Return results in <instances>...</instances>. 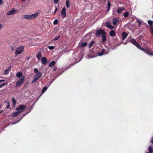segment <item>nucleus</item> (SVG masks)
Listing matches in <instances>:
<instances>
[{
	"label": "nucleus",
	"mask_w": 153,
	"mask_h": 153,
	"mask_svg": "<svg viewBox=\"0 0 153 153\" xmlns=\"http://www.w3.org/2000/svg\"><path fill=\"white\" fill-rule=\"evenodd\" d=\"M38 15L37 13L30 15H24L23 16V18L24 19H32L36 17Z\"/></svg>",
	"instance_id": "f257e3e1"
},
{
	"label": "nucleus",
	"mask_w": 153,
	"mask_h": 153,
	"mask_svg": "<svg viewBox=\"0 0 153 153\" xmlns=\"http://www.w3.org/2000/svg\"><path fill=\"white\" fill-rule=\"evenodd\" d=\"M42 73L41 72H38L34 76L33 80L32 82V83H34L39 79L42 76Z\"/></svg>",
	"instance_id": "f03ea898"
},
{
	"label": "nucleus",
	"mask_w": 153,
	"mask_h": 153,
	"mask_svg": "<svg viewBox=\"0 0 153 153\" xmlns=\"http://www.w3.org/2000/svg\"><path fill=\"white\" fill-rule=\"evenodd\" d=\"M25 77V76H23L21 78L19 79V80L17 81L16 82V87H19L24 82Z\"/></svg>",
	"instance_id": "7ed1b4c3"
},
{
	"label": "nucleus",
	"mask_w": 153,
	"mask_h": 153,
	"mask_svg": "<svg viewBox=\"0 0 153 153\" xmlns=\"http://www.w3.org/2000/svg\"><path fill=\"white\" fill-rule=\"evenodd\" d=\"M137 47L139 49L144 51L148 55H153V53L149 51L148 50H145L144 48H142L139 45V44L137 45Z\"/></svg>",
	"instance_id": "20e7f679"
},
{
	"label": "nucleus",
	"mask_w": 153,
	"mask_h": 153,
	"mask_svg": "<svg viewBox=\"0 0 153 153\" xmlns=\"http://www.w3.org/2000/svg\"><path fill=\"white\" fill-rule=\"evenodd\" d=\"M137 47L139 49L144 51L148 55H153V53L149 51L148 50H145L144 48H142L139 45V44L137 45Z\"/></svg>",
	"instance_id": "39448f33"
},
{
	"label": "nucleus",
	"mask_w": 153,
	"mask_h": 153,
	"mask_svg": "<svg viewBox=\"0 0 153 153\" xmlns=\"http://www.w3.org/2000/svg\"><path fill=\"white\" fill-rule=\"evenodd\" d=\"M24 47L22 46H20L16 49L15 54L17 55L21 54L23 51Z\"/></svg>",
	"instance_id": "423d86ee"
},
{
	"label": "nucleus",
	"mask_w": 153,
	"mask_h": 153,
	"mask_svg": "<svg viewBox=\"0 0 153 153\" xmlns=\"http://www.w3.org/2000/svg\"><path fill=\"white\" fill-rule=\"evenodd\" d=\"M17 10H15L14 8H13L10 11H8L7 13V15H13L16 13Z\"/></svg>",
	"instance_id": "0eeeda50"
},
{
	"label": "nucleus",
	"mask_w": 153,
	"mask_h": 153,
	"mask_svg": "<svg viewBox=\"0 0 153 153\" xmlns=\"http://www.w3.org/2000/svg\"><path fill=\"white\" fill-rule=\"evenodd\" d=\"M97 32L95 34L97 36H98L99 34H102V35L103 34H106V33L105 32L104 30L100 29L99 30L96 31Z\"/></svg>",
	"instance_id": "6e6552de"
},
{
	"label": "nucleus",
	"mask_w": 153,
	"mask_h": 153,
	"mask_svg": "<svg viewBox=\"0 0 153 153\" xmlns=\"http://www.w3.org/2000/svg\"><path fill=\"white\" fill-rule=\"evenodd\" d=\"M26 106L25 105H21L19 106L17 108H16V110L17 111L21 110V112L24 110V109L26 108Z\"/></svg>",
	"instance_id": "1a4fd4ad"
},
{
	"label": "nucleus",
	"mask_w": 153,
	"mask_h": 153,
	"mask_svg": "<svg viewBox=\"0 0 153 153\" xmlns=\"http://www.w3.org/2000/svg\"><path fill=\"white\" fill-rule=\"evenodd\" d=\"M61 15L62 18L65 17L66 16V10L65 7H63L61 12Z\"/></svg>",
	"instance_id": "9d476101"
},
{
	"label": "nucleus",
	"mask_w": 153,
	"mask_h": 153,
	"mask_svg": "<svg viewBox=\"0 0 153 153\" xmlns=\"http://www.w3.org/2000/svg\"><path fill=\"white\" fill-rule=\"evenodd\" d=\"M87 42L83 43L80 42L78 45V47L79 48H81L84 46H86L87 45Z\"/></svg>",
	"instance_id": "9b49d317"
},
{
	"label": "nucleus",
	"mask_w": 153,
	"mask_h": 153,
	"mask_svg": "<svg viewBox=\"0 0 153 153\" xmlns=\"http://www.w3.org/2000/svg\"><path fill=\"white\" fill-rule=\"evenodd\" d=\"M106 26L110 29H113L114 27L110 25V22H108L106 24Z\"/></svg>",
	"instance_id": "f8f14e48"
},
{
	"label": "nucleus",
	"mask_w": 153,
	"mask_h": 153,
	"mask_svg": "<svg viewBox=\"0 0 153 153\" xmlns=\"http://www.w3.org/2000/svg\"><path fill=\"white\" fill-rule=\"evenodd\" d=\"M21 112L20 111H16L13 113L12 114V117H15L17 116Z\"/></svg>",
	"instance_id": "ddd939ff"
},
{
	"label": "nucleus",
	"mask_w": 153,
	"mask_h": 153,
	"mask_svg": "<svg viewBox=\"0 0 153 153\" xmlns=\"http://www.w3.org/2000/svg\"><path fill=\"white\" fill-rule=\"evenodd\" d=\"M128 36V34L125 32H123L122 33V39L123 40H125Z\"/></svg>",
	"instance_id": "4468645a"
},
{
	"label": "nucleus",
	"mask_w": 153,
	"mask_h": 153,
	"mask_svg": "<svg viewBox=\"0 0 153 153\" xmlns=\"http://www.w3.org/2000/svg\"><path fill=\"white\" fill-rule=\"evenodd\" d=\"M125 8L123 7H122L118 9L117 10V13L119 14H120L121 13L122 11L124 10Z\"/></svg>",
	"instance_id": "2eb2a0df"
},
{
	"label": "nucleus",
	"mask_w": 153,
	"mask_h": 153,
	"mask_svg": "<svg viewBox=\"0 0 153 153\" xmlns=\"http://www.w3.org/2000/svg\"><path fill=\"white\" fill-rule=\"evenodd\" d=\"M131 42L134 45H135L136 46H137V45L138 44L137 42L134 39H132L131 40Z\"/></svg>",
	"instance_id": "dca6fc26"
},
{
	"label": "nucleus",
	"mask_w": 153,
	"mask_h": 153,
	"mask_svg": "<svg viewBox=\"0 0 153 153\" xmlns=\"http://www.w3.org/2000/svg\"><path fill=\"white\" fill-rule=\"evenodd\" d=\"M41 61L43 64H45L47 62V59L45 57H42Z\"/></svg>",
	"instance_id": "f3484780"
},
{
	"label": "nucleus",
	"mask_w": 153,
	"mask_h": 153,
	"mask_svg": "<svg viewBox=\"0 0 153 153\" xmlns=\"http://www.w3.org/2000/svg\"><path fill=\"white\" fill-rule=\"evenodd\" d=\"M109 35L110 36L114 37L115 36V31L113 30H111L109 32Z\"/></svg>",
	"instance_id": "a211bd4d"
},
{
	"label": "nucleus",
	"mask_w": 153,
	"mask_h": 153,
	"mask_svg": "<svg viewBox=\"0 0 153 153\" xmlns=\"http://www.w3.org/2000/svg\"><path fill=\"white\" fill-rule=\"evenodd\" d=\"M22 75V73L21 72H18L16 74V76L18 78H19Z\"/></svg>",
	"instance_id": "6ab92c4d"
},
{
	"label": "nucleus",
	"mask_w": 153,
	"mask_h": 153,
	"mask_svg": "<svg viewBox=\"0 0 153 153\" xmlns=\"http://www.w3.org/2000/svg\"><path fill=\"white\" fill-rule=\"evenodd\" d=\"M55 63V62L53 61L49 64V66L50 67H53Z\"/></svg>",
	"instance_id": "aec40b11"
},
{
	"label": "nucleus",
	"mask_w": 153,
	"mask_h": 153,
	"mask_svg": "<svg viewBox=\"0 0 153 153\" xmlns=\"http://www.w3.org/2000/svg\"><path fill=\"white\" fill-rule=\"evenodd\" d=\"M106 34H103L102 35V42H104L106 40V37L105 36Z\"/></svg>",
	"instance_id": "412c9836"
},
{
	"label": "nucleus",
	"mask_w": 153,
	"mask_h": 153,
	"mask_svg": "<svg viewBox=\"0 0 153 153\" xmlns=\"http://www.w3.org/2000/svg\"><path fill=\"white\" fill-rule=\"evenodd\" d=\"M148 151L149 153H153V149L151 146H149L148 147Z\"/></svg>",
	"instance_id": "4be33fe9"
},
{
	"label": "nucleus",
	"mask_w": 153,
	"mask_h": 153,
	"mask_svg": "<svg viewBox=\"0 0 153 153\" xmlns=\"http://www.w3.org/2000/svg\"><path fill=\"white\" fill-rule=\"evenodd\" d=\"M38 58V60H39L41 56H42V55L41 53H38L37 54V55L36 56Z\"/></svg>",
	"instance_id": "5701e85b"
},
{
	"label": "nucleus",
	"mask_w": 153,
	"mask_h": 153,
	"mask_svg": "<svg viewBox=\"0 0 153 153\" xmlns=\"http://www.w3.org/2000/svg\"><path fill=\"white\" fill-rule=\"evenodd\" d=\"M66 5L67 7L69 8L70 7L69 1L68 0H66Z\"/></svg>",
	"instance_id": "b1692460"
},
{
	"label": "nucleus",
	"mask_w": 153,
	"mask_h": 153,
	"mask_svg": "<svg viewBox=\"0 0 153 153\" xmlns=\"http://www.w3.org/2000/svg\"><path fill=\"white\" fill-rule=\"evenodd\" d=\"M12 103L13 104V106H14L16 103V100L14 98H13L12 99Z\"/></svg>",
	"instance_id": "393cba45"
},
{
	"label": "nucleus",
	"mask_w": 153,
	"mask_h": 153,
	"mask_svg": "<svg viewBox=\"0 0 153 153\" xmlns=\"http://www.w3.org/2000/svg\"><path fill=\"white\" fill-rule=\"evenodd\" d=\"M94 43V41H91L89 44V48H91Z\"/></svg>",
	"instance_id": "a878e982"
},
{
	"label": "nucleus",
	"mask_w": 153,
	"mask_h": 153,
	"mask_svg": "<svg viewBox=\"0 0 153 153\" xmlns=\"http://www.w3.org/2000/svg\"><path fill=\"white\" fill-rule=\"evenodd\" d=\"M105 52V50L103 49L102 51V52L100 53H98V55L99 56H102L104 54V52Z\"/></svg>",
	"instance_id": "bb28decb"
},
{
	"label": "nucleus",
	"mask_w": 153,
	"mask_h": 153,
	"mask_svg": "<svg viewBox=\"0 0 153 153\" xmlns=\"http://www.w3.org/2000/svg\"><path fill=\"white\" fill-rule=\"evenodd\" d=\"M47 88L46 87H45L44 88L43 90L42 91V94H43L47 89Z\"/></svg>",
	"instance_id": "cd10ccee"
},
{
	"label": "nucleus",
	"mask_w": 153,
	"mask_h": 153,
	"mask_svg": "<svg viewBox=\"0 0 153 153\" xmlns=\"http://www.w3.org/2000/svg\"><path fill=\"white\" fill-rule=\"evenodd\" d=\"M129 13L128 12H126L124 14V16L125 17H128L129 16Z\"/></svg>",
	"instance_id": "c85d7f7f"
},
{
	"label": "nucleus",
	"mask_w": 153,
	"mask_h": 153,
	"mask_svg": "<svg viewBox=\"0 0 153 153\" xmlns=\"http://www.w3.org/2000/svg\"><path fill=\"white\" fill-rule=\"evenodd\" d=\"M9 69L6 70L4 72L5 74H7L9 72Z\"/></svg>",
	"instance_id": "c756f323"
},
{
	"label": "nucleus",
	"mask_w": 153,
	"mask_h": 153,
	"mask_svg": "<svg viewBox=\"0 0 153 153\" xmlns=\"http://www.w3.org/2000/svg\"><path fill=\"white\" fill-rule=\"evenodd\" d=\"M7 84V83H2L0 85V88H2L3 86L6 85Z\"/></svg>",
	"instance_id": "7c9ffc66"
},
{
	"label": "nucleus",
	"mask_w": 153,
	"mask_h": 153,
	"mask_svg": "<svg viewBox=\"0 0 153 153\" xmlns=\"http://www.w3.org/2000/svg\"><path fill=\"white\" fill-rule=\"evenodd\" d=\"M60 37V36H59L57 37H55V38H54L53 39V40L54 41H55L56 40H57L58 39H59Z\"/></svg>",
	"instance_id": "2f4dec72"
},
{
	"label": "nucleus",
	"mask_w": 153,
	"mask_h": 153,
	"mask_svg": "<svg viewBox=\"0 0 153 153\" xmlns=\"http://www.w3.org/2000/svg\"><path fill=\"white\" fill-rule=\"evenodd\" d=\"M148 24L150 25H151L153 23V22L150 20H148Z\"/></svg>",
	"instance_id": "473e14b6"
},
{
	"label": "nucleus",
	"mask_w": 153,
	"mask_h": 153,
	"mask_svg": "<svg viewBox=\"0 0 153 153\" xmlns=\"http://www.w3.org/2000/svg\"><path fill=\"white\" fill-rule=\"evenodd\" d=\"M48 48L50 50H53L54 48V47L53 46H48Z\"/></svg>",
	"instance_id": "72a5a7b5"
},
{
	"label": "nucleus",
	"mask_w": 153,
	"mask_h": 153,
	"mask_svg": "<svg viewBox=\"0 0 153 153\" xmlns=\"http://www.w3.org/2000/svg\"><path fill=\"white\" fill-rule=\"evenodd\" d=\"M53 24L55 25L57 24L58 23V20L57 19H56L54 20L53 22Z\"/></svg>",
	"instance_id": "f704fd0d"
},
{
	"label": "nucleus",
	"mask_w": 153,
	"mask_h": 153,
	"mask_svg": "<svg viewBox=\"0 0 153 153\" xmlns=\"http://www.w3.org/2000/svg\"><path fill=\"white\" fill-rule=\"evenodd\" d=\"M111 3H110L109 1H108V7H110L111 6Z\"/></svg>",
	"instance_id": "c9c22d12"
},
{
	"label": "nucleus",
	"mask_w": 153,
	"mask_h": 153,
	"mask_svg": "<svg viewBox=\"0 0 153 153\" xmlns=\"http://www.w3.org/2000/svg\"><path fill=\"white\" fill-rule=\"evenodd\" d=\"M150 142L151 143L153 144V136L152 137L150 140Z\"/></svg>",
	"instance_id": "e433bc0d"
},
{
	"label": "nucleus",
	"mask_w": 153,
	"mask_h": 153,
	"mask_svg": "<svg viewBox=\"0 0 153 153\" xmlns=\"http://www.w3.org/2000/svg\"><path fill=\"white\" fill-rule=\"evenodd\" d=\"M10 106V104H9V103L8 102H7V104L6 106V107L7 108H8Z\"/></svg>",
	"instance_id": "4c0bfd02"
},
{
	"label": "nucleus",
	"mask_w": 153,
	"mask_h": 153,
	"mask_svg": "<svg viewBox=\"0 0 153 153\" xmlns=\"http://www.w3.org/2000/svg\"><path fill=\"white\" fill-rule=\"evenodd\" d=\"M113 24L114 25H115L117 24V23L116 21H113Z\"/></svg>",
	"instance_id": "58836bf2"
},
{
	"label": "nucleus",
	"mask_w": 153,
	"mask_h": 153,
	"mask_svg": "<svg viewBox=\"0 0 153 153\" xmlns=\"http://www.w3.org/2000/svg\"><path fill=\"white\" fill-rule=\"evenodd\" d=\"M34 71L35 72H37L38 71V70L36 68H35L34 69Z\"/></svg>",
	"instance_id": "ea45409f"
},
{
	"label": "nucleus",
	"mask_w": 153,
	"mask_h": 153,
	"mask_svg": "<svg viewBox=\"0 0 153 153\" xmlns=\"http://www.w3.org/2000/svg\"><path fill=\"white\" fill-rule=\"evenodd\" d=\"M59 0H54V2L55 4L57 3Z\"/></svg>",
	"instance_id": "a19ab883"
},
{
	"label": "nucleus",
	"mask_w": 153,
	"mask_h": 153,
	"mask_svg": "<svg viewBox=\"0 0 153 153\" xmlns=\"http://www.w3.org/2000/svg\"><path fill=\"white\" fill-rule=\"evenodd\" d=\"M137 21H138V23H139V26H140L141 25V22L140 21H139L138 20H137Z\"/></svg>",
	"instance_id": "79ce46f5"
},
{
	"label": "nucleus",
	"mask_w": 153,
	"mask_h": 153,
	"mask_svg": "<svg viewBox=\"0 0 153 153\" xmlns=\"http://www.w3.org/2000/svg\"><path fill=\"white\" fill-rule=\"evenodd\" d=\"M57 10V7H56L55 9V11H54V15L55 14V13H56V12Z\"/></svg>",
	"instance_id": "37998d69"
},
{
	"label": "nucleus",
	"mask_w": 153,
	"mask_h": 153,
	"mask_svg": "<svg viewBox=\"0 0 153 153\" xmlns=\"http://www.w3.org/2000/svg\"><path fill=\"white\" fill-rule=\"evenodd\" d=\"M3 27V25L0 24V29H1Z\"/></svg>",
	"instance_id": "c03bdc74"
},
{
	"label": "nucleus",
	"mask_w": 153,
	"mask_h": 153,
	"mask_svg": "<svg viewBox=\"0 0 153 153\" xmlns=\"http://www.w3.org/2000/svg\"><path fill=\"white\" fill-rule=\"evenodd\" d=\"M2 2L3 1L2 0H0V5L2 4Z\"/></svg>",
	"instance_id": "a18cd8bd"
},
{
	"label": "nucleus",
	"mask_w": 153,
	"mask_h": 153,
	"mask_svg": "<svg viewBox=\"0 0 153 153\" xmlns=\"http://www.w3.org/2000/svg\"><path fill=\"white\" fill-rule=\"evenodd\" d=\"M110 7H107V12H108L109 11V10H110Z\"/></svg>",
	"instance_id": "49530a36"
},
{
	"label": "nucleus",
	"mask_w": 153,
	"mask_h": 153,
	"mask_svg": "<svg viewBox=\"0 0 153 153\" xmlns=\"http://www.w3.org/2000/svg\"><path fill=\"white\" fill-rule=\"evenodd\" d=\"M4 80H3V79H2V80H0V83L1 82H4Z\"/></svg>",
	"instance_id": "de8ad7c7"
},
{
	"label": "nucleus",
	"mask_w": 153,
	"mask_h": 153,
	"mask_svg": "<svg viewBox=\"0 0 153 153\" xmlns=\"http://www.w3.org/2000/svg\"><path fill=\"white\" fill-rule=\"evenodd\" d=\"M16 123H17V122H15V123H13L12 124H16Z\"/></svg>",
	"instance_id": "09e8293b"
},
{
	"label": "nucleus",
	"mask_w": 153,
	"mask_h": 153,
	"mask_svg": "<svg viewBox=\"0 0 153 153\" xmlns=\"http://www.w3.org/2000/svg\"><path fill=\"white\" fill-rule=\"evenodd\" d=\"M115 21H118V19H115Z\"/></svg>",
	"instance_id": "8fccbe9b"
},
{
	"label": "nucleus",
	"mask_w": 153,
	"mask_h": 153,
	"mask_svg": "<svg viewBox=\"0 0 153 153\" xmlns=\"http://www.w3.org/2000/svg\"><path fill=\"white\" fill-rule=\"evenodd\" d=\"M29 59V58H27V60H28Z\"/></svg>",
	"instance_id": "3c124183"
},
{
	"label": "nucleus",
	"mask_w": 153,
	"mask_h": 153,
	"mask_svg": "<svg viewBox=\"0 0 153 153\" xmlns=\"http://www.w3.org/2000/svg\"><path fill=\"white\" fill-rule=\"evenodd\" d=\"M53 70L55 71V69L54 68H53Z\"/></svg>",
	"instance_id": "603ef678"
},
{
	"label": "nucleus",
	"mask_w": 153,
	"mask_h": 153,
	"mask_svg": "<svg viewBox=\"0 0 153 153\" xmlns=\"http://www.w3.org/2000/svg\"><path fill=\"white\" fill-rule=\"evenodd\" d=\"M146 153H149L148 152H146Z\"/></svg>",
	"instance_id": "864d4df0"
},
{
	"label": "nucleus",
	"mask_w": 153,
	"mask_h": 153,
	"mask_svg": "<svg viewBox=\"0 0 153 153\" xmlns=\"http://www.w3.org/2000/svg\"><path fill=\"white\" fill-rule=\"evenodd\" d=\"M22 118H21V119H21H22Z\"/></svg>",
	"instance_id": "5fc2aeb1"
},
{
	"label": "nucleus",
	"mask_w": 153,
	"mask_h": 153,
	"mask_svg": "<svg viewBox=\"0 0 153 153\" xmlns=\"http://www.w3.org/2000/svg\"><path fill=\"white\" fill-rule=\"evenodd\" d=\"M152 18H153V15H152Z\"/></svg>",
	"instance_id": "6e6d98bb"
},
{
	"label": "nucleus",
	"mask_w": 153,
	"mask_h": 153,
	"mask_svg": "<svg viewBox=\"0 0 153 153\" xmlns=\"http://www.w3.org/2000/svg\"><path fill=\"white\" fill-rule=\"evenodd\" d=\"M22 1H24L25 0H22Z\"/></svg>",
	"instance_id": "4d7b16f0"
}]
</instances>
